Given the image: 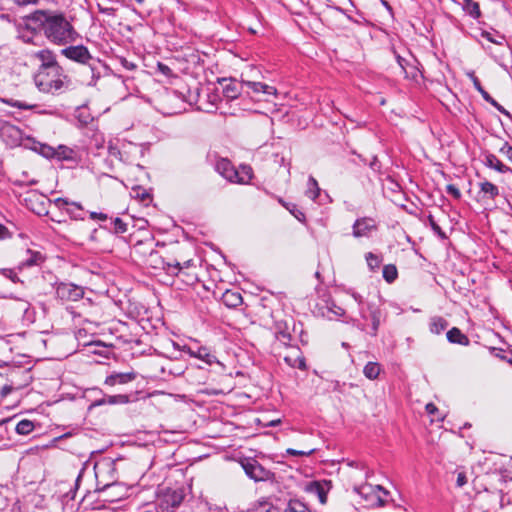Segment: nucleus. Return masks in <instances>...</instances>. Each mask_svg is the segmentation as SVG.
Wrapping results in <instances>:
<instances>
[{"instance_id": "23", "label": "nucleus", "mask_w": 512, "mask_h": 512, "mask_svg": "<svg viewBox=\"0 0 512 512\" xmlns=\"http://www.w3.org/2000/svg\"><path fill=\"white\" fill-rule=\"evenodd\" d=\"M55 159L59 161H75L76 152L65 145H59L55 148Z\"/></svg>"}, {"instance_id": "31", "label": "nucleus", "mask_w": 512, "mask_h": 512, "mask_svg": "<svg viewBox=\"0 0 512 512\" xmlns=\"http://www.w3.org/2000/svg\"><path fill=\"white\" fill-rule=\"evenodd\" d=\"M1 102L8 106L15 107L21 110H34L38 107V104L27 103L24 101L15 100L13 98H3L1 99Z\"/></svg>"}, {"instance_id": "14", "label": "nucleus", "mask_w": 512, "mask_h": 512, "mask_svg": "<svg viewBox=\"0 0 512 512\" xmlns=\"http://www.w3.org/2000/svg\"><path fill=\"white\" fill-rule=\"evenodd\" d=\"M241 87H247L249 90H251L255 94H264V95H275L277 90L275 87L264 84L262 82L258 81H250L242 79L241 81Z\"/></svg>"}, {"instance_id": "26", "label": "nucleus", "mask_w": 512, "mask_h": 512, "mask_svg": "<svg viewBox=\"0 0 512 512\" xmlns=\"http://www.w3.org/2000/svg\"><path fill=\"white\" fill-rule=\"evenodd\" d=\"M25 16L22 18V21L18 24V37L25 43H32L33 39L36 35L41 34V32H34L25 27Z\"/></svg>"}, {"instance_id": "20", "label": "nucleus", "mask_w": 512, "mask_h": 512, "mask_svg": "<svg viewBox=\"0 0 512 512\" xmlns=\"http://www.w3.org/2000/svg\"><path fill=\"white\" fill-rule=\"evenodd\" d=\"M446 336L447 340L450 343L459 344L463 346H468L470 344L469 338L464 333H462V331L457 327H453L452 329H450L447 332Z\"/></svg>"}, {"instance_id": "63", "label": "nucleus", "mask_w": 512, "mask_h": 512, "mask_svg": "<svg viewBox=\"0 0 512 512\" xmlns=\"http://www.w3.org/2000/svg\"><path fill=\"white\" fill-rule=\"evenodd\" d=\"M437 410V407L433 403H428L426 405V411L430 415H433Z\"/></svg>"}, {"instance_id": "11", "label": "nucleus", "mask_w": 512, "mask_h": 512, "mask_svg": "<svg viewBox=\"0 0 512 512\" xmlns=\"http://www.w3.org/2000/svg\"><path fill=\"white\" fill-rule=\"evenodd\" d=\"M183 350L191 357L198 358L207 363L208 365H212L213 363L221 365V363L217 360V357L213 353H211L210 349L207 347L201 346L197 347V349L194 350L190 346L183 345Z\"/></svg>"}, {"instance_id": "59", "label": "nucleus", "mask_w": 512, "mask_h": 512, "mask_svg": "<svg viewBox=\"0 0 512 512\" xmlns=\"http://www.w3.org/2000/svg\"><path fill=\"white\" fill-rule=\"evenodd\" d=\"M492 106H494L499 112L503 114H508V112L505 110V108L500 105L494 98L489 102Z\"/></svg>"}, {"instance_id": "12", "label": "nucleus", "mask_w": 512, "mask_h": 512, "mask_svg": "<svg viewBox=\"0 0 512 512\" xmlns=\"http://www.w3.org/2000/svg\"><path fill=\"white\" fill-rule=\"evenodd\" d=\"M136 378L137 373L133 370L128 372H113L106 377L104 384L111 387L115 385H125L133 382Z\"/></svg>"}, {"instance_id": "34", "label": "nucleus", "mask_w": 512, "mask_h": 512, "mask_svg": "<svg viewBox=\"0 0 512 512\" xmlns=\"http://www.w3.org/2000/svg\"><path fill=\"white\" fill-rule=\"evenodd\" d=\"M282 512H311L307 505L300 500H290Z\"/></svg>"}, {"instance_id": "28", "label": "nucleus", "mask_w": 512, "mask_h": 512, "mask_svg": "<svg viewBox=\"0 0 512 512\" xmlns=\"http://www.w3.org/2000/svg\"><path fill=\"white\" fill-rule=\"evenodd\" d=\"M462 9L474 19H478L481 16L479 3L474 0H463Z\"/></svg>"}, {"instance_id": "43", "label": "nucleus", "mask_w": 512, "mask_h": 512, "mask_svg": "<svg viewBox=\"0 0 512 512\" xmlns=\"http://www.w3.org/2000/svg\"><path fill=\"white\" fill-rule=\"evenodd\" d=\"M40 154L45 158L55 159V148L50 145L43 144L40 147Z\"/></svg>"}, {"instance_id": "36", "label": "nucleus", "mask_w": 512, "mask_h": 512, "mask_svg": "<svg viewBox=\"0 0 512 512\" xmlns=\"http://www.w3.org/2000/svg\"><path fill=\"white\" fill-rule=\"evenodd\" d=\"M319 195H320V188H319L318 182L313 176H310L308 178L306 196L312 200H316Z\"/></svg>"}, {"instance_id": "5", "label": "nucleus", "mask_w": 512, "mask_h": 512, "mask_svg": "<svg viewBox=\"0 0 512 512\" xmlns=\"http://www.w3.org/2000/svg\"><path fill=\"white\" fill-rule=\"evenodd\" d=\"M241 466L245 474L252 480L269 481L274 478V473L263 467L257 460L246 458L241 461Z\"/></svg>"}, {"instance_id": "53", "label": "nucleus", "mask_w": 512, "mask_h": 512, "mask_svg": "<svg viewBox=\"0 0 512 512\" xmlns=\"http://www.w3.org/2000/svg\"><path fill=\"white\" fill-rule=\"evenodd\" d=\"M172 346L173 348L175 349L176 352H178V354H174L172 353V355L170 356V358H173V359H179L181 357V354L182 352L185 353V351L183 350V346H180L178 343L176 342H172Z\"/></svg>"}, {"instance_id": "13", "label": "nucleus", "mask_w": 512, "mask_h": 512, "mask_svg": "<svg viewBox=\"0 0 512 512\" xmlns=\"http://www.w3.org/2000/svg\"><path fill=\"white\" fill-rule=\"evenodd\" d=\"M215 170L229 182L235 183L238 172L230 160L226 158L219 159L215 164Z\"/></svg>"}, {"instance_id": "21", "label": "nucleus", "mask_w": 512, "mask_h": 512, "mask_svg": "<svg viewBox=\"0 0 512 512\" xmlns=\"http://www.w3.org/2000/svg\"><path fill=\"white\" fill-rule=\"evenodd\" d=\"M222 302L229 308H236L243 303V298L239 292L227 290L222 296Z\"/></svg>"}, {"instance_id": "60", "label": "nucleus", "mask_w": 512, "mask_h": 512, "mask_svg": "<svg viewBox=\"0 0 512 512\" xmlns=\"http://www.w3.org/2000/svg\"><path fill=\"white\" fill-rule=\"evenodd\" d=\"M98 7H99V11L106 15H113L115 12V9L111 8V7H102L101 5H98Z\"/></svg>"}, {"instance_id": "1", "label": "nucleus", "mask_w": 512, "mask_h": 512, "mask_svg": "<svg viewBox=\"0 0 512 512\" xmlns=\"http://www.w3.org/2000/svg\"><path fill=\"white\" fill-rule=\"evenodd\" d=\"M25 27L41 32L53 44L67 45L79 37L71 22L63 12L54 10H35L25 16Z\"/></svg>"}, {"instance_id": "10", "label": "nucleus", "mask_w": 512, "mask_h": 512, "mask_svg": "<svg viewBox=\"0 0 512 512\" xmlns=\"http://www.w3.org/2000/svg\"><path fill=\"white\" fill-rule=\"evenodd\" d=\"M0 136L4 142L11 146L20 144L22 140V131L15 125L5 123L0 128Z\"/></svg>"}, {"instance_id": "44", "label": "nucleus", "mask_w": 512, "mask_h": 512, "mask_svg": "<svg viewBox=\"0 0 512 512\" xmlns=\"http://www.w3.org/2000/svg\"><path fill=\"white\" fill-rule=\"evenodd\" d=\"M0 274L3 275L4 277L10 279L14 283H17L20 281L19 277L17 276V273L13 269H9V268L0 269Z\"/></svg>"}, {"instance_id": "30", "label": "nucleus", "mask_w": 512, "mask_h": 512, "mask_svg": "<svg viewBox=\"0 0 512 512\" xmlns=\"http://www.w3.org/2000/svg\"><path fill=\"white\" fill-rule=\"evenodd\" d=\"M327 485L328 483L325 482V483H320V482H312L310 484V491L312 493H315L317 494L319 500L321 503H325L326 502V499H327V492H328V488H327Z\"/></svg>"}, {"instance_id": "54", "label": "nucleus", "mask_w": 512, "mask_h": 512, "mask_svg": "<svg viewBox=\"0 0 512 512\" xmlns=\"http://www.w3.org/2000/svg\"><path fill=\"white\" fill-rule=\"evenodd\" d=\"M14 4L22 7L27 5H36L40 0H11Z\"/></svg>"}, {"instance_id": "38", "label": "nucleus", "mask_w": 512, "mask_h": 512, "mask_svg": "<svg viewBox=\"0 0 512 512\" xmlns=\"http://www.w3.org/2000/svg\"><path fill=\"white\" fill-rule=\"evenodd\" d=\"M382 274H383L384 280L387 283L391 284L397 279L398 270L394 264H387V265H384Z\"/></svg>"}, {"instance_id": "32", "label": "nucleus", "mask_w": 512, "mask_h": 512, "mask_svg": "<svg viewBox=\"0 0 512 512\" xmlns=\"http://www.w3.org/2000/svg\"><path fill=\"white\" fill-rule=\"evenodd\" d=\"M448 327V322L443 317L435 316L430 320V331L434 334L442 333Z\"/></svg>"}, {"instance_id": "17", "label": "nucleus", "mask_w": 512, "mask_h": 512, "mask_svg": "<svg viewBox=\"0 0 512 512\" xmlns=\"http://www.w3.org/2000/svg\"><path fill=\"white\" fill-rule=\"evenodd\" d=\"M27 258L21 261L18 265V270H23L24 268L39 266L44 262L43 255L38 251L27 250Z\"/></svg>"}, {"instance_id": "27", "label": "nucleus", "mask_w": 512, "mask_h": 512, "mask_svg": "<svg viewBox=\"0 0 512 512\" xmlns=\"http://www.w3.org/2000/svg\"><path fill=\"white\" fill-rule=\"evenodd\" d=\"M278 202L287 209L298 221L304 223L306 221L305 213L294 203L286 202L283 198H278Z\"/></svg>"}, {"instance_id": "8", "label": "nucleus", "mask_w": 512, "mask_h": 512, "mask_svg": "<svg viewBox=\"0 0 512 512\" xmlns=\"http://www.w3.org/2000/svg\"><path fill=\"white\" fill-rule=\"evenodd\" d=\"M377 229V225L372 218H358L352 226V235L356 238L368 237L372 231Z\"/></svg>"}, {"instance_id": "58", "label": "nucleus", "mask_w": 512, "mask_h": 512, "mask_svg": "<svg viewBox=\"0 0 512 512\" xmlns=\"http://www.w3.org/2000/svg\"><path fill=\"white\" fill-rule=\"evenodd\" d=\"M468 77L471 79L473 86L476 90L482 86L480 80L478 79L474 72L468 73Z\"/></svg>"}, {"instance_id": "19", "label": "nucleus", "mask_w": 512, "mask_h": 512, "mask_svg": "<svg viewBox=\"0 0 512 512\" xmlns=\"http://www.w3.org/2000/svg\"><path fill=\"white\" fill-rule=\"evenodd\" d=\"M479 188L484 199L494 200L499 195V188L487 180L480 182Z\"/></svg>"}, {"instance_id": "48", "label": "nucleus", "mask_w": 512, "mask_h": 512, "mask_svg": "<svg viewBox=\"0 0 512 512\" xmlns=\"http://www.w3.org/2000/svg\"><path fill=\"white\" fill-rule=\"evenodd\" d=\"M136 192V197L141 200L145 205H148L152 201V197L149 192L143 190L139 192V190H134Z\"/></svg>"}, {"instance_id": "4", "label": "nucleus", "mask_w": 512, "mask_h": 512, "mask_svg": "<svg viewBox=\"0 0 512 512\" xmlns=\"http://www.w3.org/2000/svg\"><path fill=\"white\" fill-rule=\"evenodd\" d=\"M97 490L104 491L116 483L115 465L110 460L102 461L95 465Z\"/></svg>"}, {"instance_id": "2", "label": "nucleus", "mask_w": 512, "mask_h": 512, "mask_svg": "<svg viewBox=\"0 0 512 512\" xmlns=\"http://www.w3.org/2000/svg\"><path fill=\"white\" fill-rule=\"evenodd\" d=\"M35 85L44 93H59L71 86V79L64 73L61 66H53L49 70H39L34 77Z\"/></svg>"}, {"instance_id": "62", "label": "nucleus", "mask_w": 512, "mask_h": 512, "mask_svg": "<svg viewBox=\"0 0 512 512\" xmlns=\"http://www.w3.org/2000/svg\"><path fill=\"white\" fill-rule=\"evenodd\" d=\"M158 68L165 75H169V73L171 72V69L167 65L162 63H158Z\"/></svg>"}, {"instance_id": "39", "label": "nucleus", "mask_w": 512, "mask_h": 512, "mask_svg": "<svg viewBox=\"0 0 512 512\" xmlns=\"http://www.w3.org/2000/svg\"><path fill=\"white\" fill-rule=\"evenodd\" d=\"M34 423L30 420L23 419L16 425V432L20 435H28L34 430Z\"/></svg>"}, {"instance_id": "47", "label": "nucleus", "mask_w": 512, "mask_h": 512, "mask_svg": "<svg viewBox=\"0 0 512 512\" xmlns=\"http://www.w3.org/2000/svg\"><path fill=\"white\" fill-rule=\"evenodd\" d=\"M183 494L182 492H176L174 491L171 495H170V502H171V505L173 507H177L181 504L182 500H183Z\"/></svg>"}, {"instance_id": "35", "label": "nucleus", "mask_w": 512, "mask_h": 512, "mask_svg": "<svg viewBox=\"0 0 512 512\" xmlns=\"http://www.w3.org/2000/svg\"><path fill=\"white\" fill-rule=\"evenodd\" d=\"M162 267L167 271L170 275H178V273L182 270L181 262L177 259L174 260H162Z\"/></svg>"}, {"instance_id": "52", "label": "nucleus", "mask_w": 512, "mask_h": 512, "mask_svg": "<svg viewBox=\"0 0 512 512\" xmlns=\"http://www.w3.org/2000/svg\"><path fill=\"white\" fill-rule=\"evenodd\" d=\"M500 153L506 156L509 160H512V146L505 142L502 147L499 149Z\"/></svg>"}, {"instance_id": "24", "label": "nucleus", "mask_w": 512, "mask_h": 512, "mask_svg": "<svg viewBox=\"0 0 512 512\" xmlns=\"http://www.w3.org/2000/svg\"><path fill=\"white\" fill-rule=\"evenodd\" d=\"M284 361L292 368H298L300 370L306 369L305 358L299 350L295 351V355L285 356Z\"/></svg>"}, {"instance_id": "6", "label": "nucleus", "mask_w": 512, "mask_h": 512, "mask_svg": "<svg viewBox=\"0 0 512 512\" xmlns=\"http://www.w3.org/2000/svg\"><path fill=\"white\" fill-rule=\"evenodd\" d=\"M56 297L62 301H78L84 297V288L71 282L55 284Z\"/></svg>"}, {"instance_id": "46", "label": "nucleus", "mask_w": 512, "mask_h": 512, "mask_svg": "<svg viewBox=\"0 0 512 512\" xmlns=\"http://www.w3.org/2000/svg\"><path fill=\"white\" fill-rule=\"evenodd\" d=\"M72 201H69L68 199L66 198H56L53 203L54 205L59 209V210H64L66 212V208H68V206H70Z\"/></svg>"}, {"instance_id": "42", "label": "nucleus", "mask_w": 512, "mask_h": 512, "mask_svg": "<svg viewBox=\"0 0 512 512\" xmlns=\"http://www.w3.org/2000/svg\"><path fill=\"white\" fill-rule=\"evenodd\" d=\"M113 232L116 234H122L127 231V224L119 217H116L112 221Z\"/></svg>"}, {"instance_id": "40", "label": "nucleus", "mask_w": 512, "mask_h": 512, "mask_svg": "<svg viewBox=\"0 0 512 512\" xmlns=\"http://www.w3.org/2000/svg\"><path fill=\"white\" fill-rule=\"evenodd\" d=\"M239 93L238 84L234 81H230L223 87V94L228 99H236Z\"/></svg>"}, {"instance_id": "16", "label": "nucleus", "mask_w": 512, "mask_h": 512, "mask_svg": "<svg viewBox=\"0 0 512 512\" xmlns=\"http://www.w3.org/2000/svg\"><path fill=\"white\" fill-rule=\"evenodd\" d=\"M36 57L41 61L39 70H49L53 66H60L53 52L48 49L37 52Z\"/></svg>"}, {"instance_id": "41", "label": "nucleus", "mask_w": 512, "mask_h": 512, "mask_svg": "<svg viewBox=\"0 0 512 512\" xmlns=\"http://www.w3.org/2000/svg\"><path fill=\"white\" fill-rule=\"evenodd\" d=\"M365 259L371 271H375L382 263V258L372 252L366 253Z\"/></svg>"}, {"instance_id": "57", "label": "nucleus", "mask_w": 512, "mask_h": 512, "mask_svg": "<svg viewBox=\"0 0 512 512\" xmlns=\"http://www.w3.org/2000/svg\"><path fill=\"white\" fill-rule=\"evenodd\" d=\"M10 237H11V234H10L8 228L5 225L0 223V240H4V239L10 238Z\"/></svg>"}, {"instance_id": "61", "label": "nucleus", "mask_w": 512, "mask_h": 512, "mask_svg": "<svg viewBox=\"0 0 512 512\" xmlns=\"http://www.w3.org/2000/svg\"><path fill=\"white\" fill-rule=\"evenodd\" d=\"M121 64L127 68L128 70H133L136 68V65L132 62H129L128 60H126L125 58H122L121 59Z\"/></svg>"}, {"instance_id": "29", "label": "nucleus", "mask_w": 512, "mask_h": 512, "mask_svg": "<svg viewBox=\"0 0 512 512\" xmlns=\"http://www.w3.org/2000/svg\"><path fill=\"white\" fill-rule=\"evenodd\" d=\"M237 172L238 175L235 179V183L237 184H247L253 177V170L249 165H241L239 169H237Z\"/></svg>"}, {"instance_id": "50", "label": "nucleus", "mask_w": 512, "mask_h": 512, "mask_svg": "<svg viewBox=\"0 0 512 512\" xmlns=\"http://www.w3.org/2000/svg\"><path fill=\"white\" fill-rule=\"evenodd\" d=\"M313 452H314V449H311L309 451H302V450H296V449L289 448L286 450V453L288 455H292V456H309Z\"/></svg>"}, {"instance_id": "45", "label": "nucleus", "mask_w": 512, "mask_h": 512, "mask_svg": "<svg viewBox=\"0 0 512 512\" xmlns=\"http://www.w3.org/2000/svg\"><path fill=\"white\" fill-rule=\"evenodd\" d=\"M428 221H429V224L434 232H436L441 238H443V239L446 238L445 233L442 231L440 226L436 223V221L434 220V217L432 215L428 216Z\"/></svg>"}, {"instance_id": "51", "label": "nucleus", "mask_w": 512, "mask_h": 512, "mask_svg": "<svg viewBox=\"0 0 512 512\" xmlns=\"http://www.w3.org/2000/svg\"><path fill=\"white\" fill-rule=\"evenodd\" d=\"M483 36L490 42L500 46H504V43L506 41L504 36H499L498 39H495V37H492L491 33L488 32L484 33Z\"/></svg>"}, {"instance_id": "18", "label": "nucleus", "mask_w": 512, "mask_h": 512, "mask_svg": "<svg viewBox=\"0 0 512 512\" xmlns=\"http://www.w3.org/2000/svg\"><path fill=\"white\" fill-rule=\"evenodd\" d=\"M19 374H27V372L23 371L22 369L18 368V367H15L13 368L10 373H9V376H10V384H6L4 385L1 390H0V395L2 397H6L7 395H9L14 389L16 388H20L21 387V384H17L15 382V378L19 375Z\"/></svg>"}, {"instance_id": "49", "label": "nucleus", "mask_w": 512, "mask_h": 512, "mask_svg": "<svg viewBox=\"0 0 512 512\" xmlns=\"http://www.w3.org/2000/svg\"><path fill=\"white\" fill-rule=\"evenodd\" d=\"M446 192L456 200H459L461 198L460 190L453 184L447 185Z\"/></svg>"}, {"instance_id": "9", "label": "nucleus", "mask_w": 512, "mask_h": 512, "mask_svg": "<svg viewBox=\"0 0 512 512\" xmlns=\"http://www.w3.org/2000/svg\"><path fill=\"white\" fill-rule=\"evenodd\" d=\"M368 489L371 490L370 492V500L372 505H375L377 507H383L389 502V495L390 493L383 489L381 486L377 485L375 487L372 486H365L361 488H356L355 490L363 494V490Z\"/></svg>"}, {"instance_id": "33", "label": "nucleus", "mask_w": 512, "mask_h": 512, "mask_svg": "<svg viewBox=\"0 0 512 512\" xmlns=\"http://www.w3.org/2000/svg\"><path fill=\"white\" fill-rule=\"evenodd\" d=\"M66 213L73 220H83V206L79 202H71L70 206L66 208Z\"/></svg>"}, {"instance_id": "3", "label": "nucleus", "mask_w": 512, "mask_h": 512, "mask_svg": "<svg viewBox=\"0 0 512 512\" xmlns=\"http://www.w3.org/2000/svg\"><path fill=\"white\" fill-rule=\"evenodd\" d=\"M61 54L67 59L78 64L87 65L91 72V80L88 82L89 86H95L101 77L100 69L104 64L97 57H94L88 48L84 45H71L63 48Z\"/></svg>"}, {"instance_id": "7", "label": "nucleus", "mask_w": 512, "mask_h": 512, "mask_svg": "<svg viewBox=\"0 0 512 512\" xmlns=\"http://www.w3.org/2000/svg\"><path fill=\"white\" fill-rule=\"evenodd\" d=\"M359 311L362 319L371 320V331L369 333L371 336H376L382 317V310L380 307L374 302H367L365 307H361Z\"/></svg>"}, {"instance_id": "55", "label": "nucleus", "mask_w": 512, "mask_h": 512, "mask_svg": "<svg viewBox=\"0 0 512 512\" xmlns=\"http://www.w3.org/2000/svg\"><path fill=\"white\" fill-rule=\"evenodd\" d=\"M89 216L92 220L106 221L108 219V216L101 212H90Z\"/></svg>"}, {"instance_id": "22", "label": "nucleus", "mask_w": 512, "mask_h": 512, "mask_svg": "<svg viewBox=\"0 0 512 512\" xmlns=\"http://www.w3.org/2000/svg\"><path fill=\"white\" fill-rule=\"evenodd\" d=\"M484 164L500 173H506L511 169L503 164L494 154L488 153L485 155Z\"/></svg>"}, {"instance_id": "25", "label": "nucleus", "mask_w": 512, "mask_h": 512, "mask_svg": "<svg viewBox=\"0 0 512 512\" xmlns=\"http://www.w3.org/2000/svg\"><path fill=\"white\" fill-rule=\"evenodd\" d=\"M131 401H132L131 395H128V394H118V395L106 396L103 399L98 400L97 401V405H102V404H110V405L126 404V403H129Z\"/></svg>"}, {"instance_id": "37", "label": "nucleus", "mask_w": 512, "mask_h": 512, "mask_svg": "<svg viewBox=\"0 0 512 512\" xmlns=\"http://www.w3.org/2000/svg\"><path fill=\"white\" fill-rule=\"evenodd\" d=\"M381 371V367L377 362H368L363 369L364 375L370 379L374 380L376 379Z\"/></svg>"}, {"instance_id": "56", "label": "nucleus", "mask_w": 512, "mask_h": 512, "mask_svg": "<svg viewBox=\"0 0 512 512\" xmlns=\"http://www.w3.org/2000/svg\"><path fill=\"white\" fill-rule=\"evenodd\" d=\"M467 483V477L464 472H459L457 475L456 485L458 487H463Z\"/></svg>"}, {"instance_id": "15", "label": "nucleus", "mask_w": 512, "mask_h": 512, "mask_svg": "<svg viewBox=\"0 0 512 512\" xmlns=\"http://www.w3.org/2000/svg\"><path fill=\"white\" fill-rule=\"evenodd\" d=\"M396 60L398 65L401 67L405 78L417 80L420 75V71L413 63L409 62L407 59L401 57L398 54L396 55Z\"/></svg>"}, {"instance_id": "64", "label": "nucleus", "mask_w": 512, "mask_h": 512, "mask_svg": "<svg viewBox=\"0 0 512 512\" xmlns=\"http://www.w3.org/2000/svg\"><path fill=\"white\" fill-rule=\"evenodd\" d=\"M352 296L355 299V301L360 305V308L365 307L364 302H363V297L360 294L353 293Z\"/></svg>"}]
</instances>
